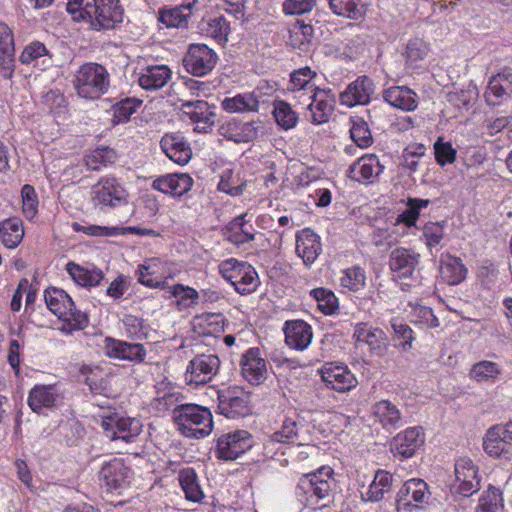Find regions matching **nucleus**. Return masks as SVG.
<instances>
[{
  "mask_svg": "<svg viewBox=\"0 0 512 512\" xmlns=\"http://www.w3.org/2000/svg\"><path fill=\"white\" fill-rule=\"evenodd\" d=\"M430 51L429 44L419 38L409 40L406 46L405 57L407 63L416 65L426 58Z\"/></svg>",
  "mask_w": 512,
  "mask_h": 512,
  "instance_id": "052dcab7",
  "label": "nucleus"
},
{
  "mask_svg": "<svg viewBox=\"0 0 512 512\" xmlns=\"http://www.w3.org/2000/svg\"><path fill=\"white\" fill-rule=\"evenodd\" d=\"M353 338L357 345L366 344L371 352L381 355L387 348L388 338L385 332L367 323H358L354 327Z\"/></svg>",
  "mask_w": 512,
  "mask_h": 512,
  "instance_id": "4be33fe9",
  "label": "nucleus"
},
{
  "mask_svg": "<svg viewBox=\"0 0 512 512\" xmlns=\"http://www.w3.org/2000/svg\"><path fill=\"white\" fill-rule=\"evenodd\" d=\"M431 492L428 484L419 478L406 481L397 493V512H413L422 508L430 500Z\"/></svg>",
  "mask_w": 512,
  "mask_h": 512,
  "instance_id": "0eeeda50",
  "label": "nucleus"
},
{
  "mask_svg": "<svg viewBox=\"0 0 512 512\" xmlns=\"http://www.w3.org/2000/svg\"><path fill=\"white\" fill-rule=\"evenodd\" d=\"M181 111L195 124L197 132L207 133L215 124L216 113L204 100L182 102Z\"/></svg>",
  "mask_w": 512,
  "mask_h": 512,
  "instance_id": "dca6fc26",
  "label": "nucleus"
},
{
  "mask_svg": "<svg viewBox=\"0 0 512 512\" xmlns=\"http://www.w3.org/2000/svg\"><path fill=\"white\" fill-rule=\"evenodd\" d=\"M261 87L252 92L237 94L222 100V108L229 113L258 112Z\"/></svg>",
  "mask_w": 512,
  "mask_h": 512,
  "instance_id": "f704fd0d",
  "label": "nucleus"
},
{
  "mask_svg": "<svg viewBox=\"0 0 512 512\" xmlns=\"http://www.w3.org/2000/svg\"><path fill=\"white\" fill-rule=\"evenodd\" d=\"M241 373L251 384H260L266 379V361L259 348H250L241 358Z\"/></svg>",
  "mask_w": 512,
  "mask_h": 512,
  "instance_id": "393cba45",
  "label": "nucleus"
},
{
  "mask_svg": "<svg viewBox=\"0 0 512 512\" xmlns=\"http://www.w3.org/2000/svg\"><path fill=\"white\" fill-rule=\"evenodd\" d=\"M485 100L490 105H500L512 97V69L503 68L493 75L484 93Z\"/></svg>",
  "mask_w": 512,
  "mask_h": 512,
  "instance_id": "f3484780",
  "label": "nucleus"
},
{
  "mask_svg": "<svg viewBox=\"0 0 512 512\" xmlns=\"http://www.w3.org/2000/svg\"><path fill=\"white\" fill-rule=\"evenodd\" d=\"M90 27L94 30L111 29L123 20L119 0H93Z\"/></svg>",
  "mask_w": 512,
  "mask_h": 512,
  "instance_id": "f8f14e48",
  "label": "nucleus"
},
{
  "mask_svg": "<svg viewBox=\"0 0 512 512\" xmlns=\"http://www.w3.org/2000/svg\"><path fill=\"white\" fill-rule=\"evenodd\" d=\"M101 428L107 439L131 443L141 433L142 424L137 418L112 414L102 418Z\"/></svg>",
  "mask_w": 512,
  "mask_h": 512,
  "instance_id": "6e6552de",
  "label": "nucleus"
},
{
  "mask_svg": "<svg viewBox=\"0 0 512 512\" xmlns=\"http://www.w3.org/2000/svg\"><path fill=\"white\" fill-rule=\"evenodd\" d=\"M66 269L75 283L83 287L96 286L103 279L102 271L87 270L74 262H69Z\"/></svg>",
  "mask_w": 512,
  "mask_h": 512,
  "instance_id": "a18cd8bd",
  "label": "nucleus"
},
{
  "mask_svg": "<svg viewBox=\"0 0 512 512\" xmlns=\"http://www.w3.org/2000/svg\"><path fill=\"white\" fill-rule=\"evenodd\" d=\"M308 100L310 101L308 109L311 113V121L315 124L327 122L335 103V97L331 91L318 88L308 96Z\"/></svg>",
  "mask_w": 512,
  "mask_h": 512,
  "instance_id": "b1692460",
  "label": "nucleus"
},
{
  "mask_svg": "<svg viewBox=\"0 0 512 512\" xmlns=\"http://www.w3.org/2000/svg\"><path fill=\"white\" fill-rule=\"evenodd\" d=\"M351 139L360 148H367L372 143V135L368 125L363 120L353 122L350 128Z\"/></svg>",
  "mask_w": 512,
  "mask_h": 512,
  "instance_id": "774afa93",
  "label": "nucleus"
},
{
  "mask_svg": "<svg viewBox=\"0 0 512 512\" xmlns=\"http://www.w3.org/2000/svg\"><path fill=\"white\" fill-rule=\"evenodd\" d=\"M117 159L115 150L107 146L98 147L87 153L83 162L85 167L91 171H98L103 167L113 164Z\"/></svg>",
  "mask_w": 512,
  "mask_h": 512,
  "instance_id": "a19ab883",
  "label": "nucleus"
},
{
  "mask_svg": "<svg viewBox=\"0 0 512 512\" xmlns=\"http://www.w3.org/2000/svg\"><path fill=\"white\" fill-rule=\"evenodd\" d=\"M372 412L376 420L387 430H395L402 424L400 410L389 400L376 402Z\"/></svg>",
  "mask_w": 512,
  "mask_h": 512,
  "instance_id": "e433bc0d",
  "label": "nucleus"
},
{
  "mask_svg": "<svg viewBox=\"0 0 512 512\" xmlns=\"http://www.w3.org/2000/svg\"><path fill=\"white\" fill-rule=\"evenodd\" d=\"M193 185L192 178L186 173L167 174L155 179L152 187L164 194L182 196L187 193Z\"/></svg>",
  "mask_w": 512,
  "mask_h": 512,
  "instance_id": "2f4dec72",
  "label": "nucleus"
},
{
  "mask_svg": "<svg viewBox=\"0 0 512 512\" xmlns=\"http://www.w3.org/2000/svg\"><path fill=\"white\" fill-rule=\"evenodd\" d=\"M392 475L384 470H378L374 476L372 483L369 485L362 498L369 502H379L384 498V495L390 492L392 487Z\"/></svg>",
  "mask_w": 512,
  "mask_h": 512,
  "instance_id": "ea45409f",
  "label": "nucleus"
},
{
  "mask_svg": "<svg viewBox=\"0 0 512 512\" xmlns=\"http://www.w3.org/2000/svg\"><path fill=\"white\" fill-rule=\"evenodd\" d=\"M246 181L240 177L238 172L233 170L223 171L218 189L231 196H239L243 193Z\"/></svg>",
  "mask_w": 512,
  "mask_h": 512,
  "instance_id": "603ef678",
  "label": "nucleus"
},
{
  "mask_svg": "<svg viewBox=\"0 0 512 512\" xmlns=\"http://www.w3.org/2000/svg\"><path fill=\"white\" fill-rule=\"evenodd\" d=\"M130 476V469L117 458L105 463L99 472V479L110 491L122 488L129 482Z\"/></svg>",
  "mask_w": 512,
  "mask_h": 512,
  "instance_id": "bb28decb",
  "label": "nucleus"
},
{
  "mask_svg": "<svg viewBox=\"0 0 512 512\" xmlns=\"http://www.w3.org/2000/svg\"><path fill=\"white\" fill-rule=\"evenodd\" d=\"M243 216L236 218L228 229L226 238L235 245H242L255 239L256 234L244 229Z\"/></svg>",
  "mask_w": 512,
  "mask_h": 512,
  "instance_id": "13d9d810",
  "label": "nucleus"
},
{
  "mask_svg": "<svg viewBox=\"0 0 512 512\" xmlns=\"http://www.w3.org/2000/svg\"><path fill=\"white\" fill-rule=\"evenodd\" d=\"M141 104L142 101L135 98H126L116 103L113 106V123L120 124L129 121L131 115L137 111Z\"/></svg>",
  "mask_w": 512,
  "mask_h": 512,
  "instance_id": "4d7b16f0",
  "label": "nucleus"
},
{
  "mask_svg": "<svg viewBox=\"0 0 512 512\" xmlns=\"http://www.w3.org/2000/svg\"><path fill=\"white\" fill-rule=\"evenodd\" d=\"M254 445L252 435L246 430H236L221 435L217 441V457L235 460Z\"/></svg>",
  "mask_w": 512,
  "mask_h": 512,
  "instance_id": "9d476101",
  "label": "nucleus"
},
{
  "mask_svg": "<svg viewBox=\"0 0 512 512\" xmlns=\"http://www.w3.org/2000/svg\"><path fill=\"white\" fill-rule=\"evenodd\" d=\"M104 354L113 359L126 360L134 363L144 362L147 351L143 344L106 337L103 346Z\"/></svg>",
  "mask_w": 512,
  "mask_h": 512,
  "instance_id": "4468645a",
  "label": "nucleus"
},
{
  "mask_svg": "<svg viewBox=\"0 0 512 512\" xmlns=\"http://www.w3.org/2000/svg\"><path fill=\"white\" fill-rule=\"evenodd\" d=\"M374 89L375 85L372 79L367 76H360L341 93L340 101L348 107L368 104Z\"/></svg>",
  "mask_w": 512,
  "mask_h": 512,
  "instance_id": "aec40b11",
  "label": "nucleus"
},
{
  "mask_svg": "<svg viewBox=\"0 0 512 512\" xmlns=\"http://www.w3.org/2000/svg\"><path fill=\"white\" fill-rule=\"evenodd\" d=\"M14 36L8 25L0 26V68L5 79H11L14 74Z\"/></svg>",
  "mask_w": 512,
  "mask_h": 512,
  "instance_id": "473e14b6",
  "label": "nucleus"
},
{
  "mask_svg": "<svg viewBox=\"0 0 512 512\" xmlns=\"http://www.w3.org/2000/svg\"><path fill=\"white\" fill-rule=\"evenodd\" d=\"M384 100L403 111H414L418 106V96L406 86H392L383 93Z\"/></svg>",
  "mask_w": 512,
  "mask_h": 512,
  "instance_id": "c9c22d12",
  "label": "nucleus"
},
{
  "mask_svg": "<svg viewBox=\"0 0 512 512\" xmlns=\"http://www.w3.org/2000/svg\"><path fill=\"white\" fill-rule=\"evenodd\" d=\"M93 2V0H68L67 12L73 20L89 24L92 19Z\"/></svg>",
  "mask_w": 512,
  "mask_h": 512,
  "instance_id": "bf43d9fd",
  "label": "nucleus"
},
{
  "mask_svg": "<svg viewBox=\"0 0 512 512\" xmlns=\"http://www.w3.org/2000/svg\"><path fill=\"white\" fill-rule=\"evenodd\" d=\"M262 128L261 121H227L223 123L218 132L221 136L236 143L254 141L258 137L259 129Z\"/></svg>",
  "mask_w": 512,
  "mask_h": 512,
  "instance_id": "6ab92c4d",
  "label": "nucleus"
},
{
  "mask_svg": "<svg viewBox=\"0 0 512 512\" xmlns=\"http://www.w3.org/2000/svg\"><path fill=\"white\" fill-rule=\"evenodd\" d=\"M225 318L221 313H202L192 319V328L202 336L218 335L224 331Z\"/></svg>",
  "mask_w": 512,
  "mask_h": 512,
  "instance_id": "4c0bfd02",
  "label": "nucleus"
},
{
  "mask_svg": "<svg viewBox=\"0 0 512 512\" xmlns=\"http://www.w3.org/2000/svg\"><path fill=\"white\" fill-rule=\"evenodd\" d=\"M19 60L22 64L39 67L41 70L46 69L51 63V56L44 44L33 42L25 47L21 53Z\"/></svg>",
  "mask_w": 512,
  "mask_h": 512,
  "instance_id": "58836bf2",
  "label": "nucleus"
},
{
  "mask_svg": "<svg viewBox=\"0 0 512 512\" xmlns=\"http://www.w3.org/2000/svg\"><path fill=\"white\" fill-rule=\"evenodd\" d=\"M467 268L460 258L447 257L441 263V276L449 285H457L465 279Z\"/></svg>",
  "mask_w": 512,
  "mask_h": 512,
  "instance_id": "c03bdc74",
  "label": "nucleus"
},
{
  "mask_svg": "<svg viewBox=\"0 0 512 512\" xmlns=\"http://www.w3.org/2000/svg\"><path fill=\"white\" fill-rule=\"evenodd\" d=\"M286 344L296 350H304L311 343L313 333L311 326L303 320L287 321L284 326Z\"/></svg>",
  "mask_w": 512,
  "mask_h": 512,
  "instance_id": "7c9ffc66",
  "label": "nucleus"
},
{
  "mask_svg": "<svg viewBox=\"0 0 512 512\" xmlns=\"http://www.w3.org/2000/svg\"><path fill=\"white\" fill-rule=\"evenodd\" d=\"M123 325L128 337L141 340L148 337L149 327L141 318L133 315H126L123 319Z\"/></svg>",
  "mask_w": 512,
  "mask_h": 512,
  "instance_id": "680f3d73",
  "label": "nucleus"
},
{
  "mask_svg": "<svg viewBox=\"0 0 512 512\" xmlns=\"http://www.w3.org/2000/svg\"><path fill=\"white\" fill-rule=\"evenodd\" d=\"M501 373L499 365L492 361H480L475 363L470 371V376L477 382H486L496 379Z\"/></svg>",
  "mask_w": 512,
  "mask_h": 512,
  "instance_id": "6e6d98bb",
  "label": "nucleus"
},
{
  "mask_svg": "<svg viewBox=\"0 0 512 512\" xmlns=\"http://www.w3.org/2000/svg\"><path fill=\"white\" fill-rule=\"evenodd\" d=\"M44 298L49 310L64 321L61 328L63 332L71 333L84 329L88 325L87 315L76 309L74 301L64 290L48 288Z\"/></svg>",
  "mask_w": 512,
  "mask_h": 512,
  "instance_id": "7ed1b4c3",
  "label": "nucleus"
},
{
  "mask_svg": "<svg viewBox=\"0 0 512 512\" xmlns=\"http://www.w3.org/2000/svg\"><path fill=\"white\" fill-rule=\"evenodd\" d=\"M63 396L57 385H36L28 396V405L36 413H41L44 408H52L60 404Z\"/></svg>",
  "mask_w": 512,
  "mask_h": 512,
  "instance_id": "a878e982",
  "label": "nucleus"
},
{
  "mask_svg": "<svg viewBox=\"0 0 512 512\" xmlns=\"http://www.w3.org/2000/svg\"><path fill=\"white\" fill-rule=\"evenodd\" d=\"M217 54L205 44H191L183 58L186 71L202 77L210 73L217 63Z\"/></svg>",
  "mask_w": 512,
  "mask_h": 512,
  "instance_id": "1a4fd4ad",
  "label": "nucleus"
},
{
  "mask_svg": "<svg viewBox=\"0 0 512 512\" xmlns=\"http://www.w3.org/2000/svg\"><path fill=\"white\" fill-rule=\"evenodd\" d=\"M436 162L440 166L452 164L456 160L457 151L450 142H444L441 137L434 143Z\"/></svg>",
  "mask_w": 512,
  "mask_h": 512,
  "instance_id": "338daca9",
  "label": "nucleus"
},
{
  "mask_svg": "<svg viewBox=\"0 0 512 512\" xmlns=\"http://www.w3.org/2000/svg\"><path fill=\"white\" fill-rule=\"evenodd\" d=\"M24 236L22 222L18 218H9L0 223V239L10 249L17 247Z\"/></svg>",
  "mask_w": 512,
  "mask_h": 512,
  "instance_id": "37998d69",
  "label": "nucleus"
},
{
  "mask_svg": "<svg viewBox=\"0 0 512 512\" xmlns=\"http://www.w3.org/2000/svg\"><path fill=\"white\" fill-rule=\"evenodd\" d=\"M311 295L317 300L319 309L326 315L333 314L338 308L337 298L329 290L317 288L311 291Z\"/></svg>",
  "mask_w": 512,
  "mask_h": 512,
  "instance_id": "0e129e2a",
  "label": "nucleus"
},
{
  "mask_svg": "<svg viewBox=\"0 0 512 512\" xmlns=\"http://www.w3.org/2000/svg\"><path fill=\"white\" fill-rule=\"evenodd\" d=\"M480 488L478 469L468 457L459 458L455 463V483L453 490L456 494L469 497Z\"/></svg>",
  "mask_w": 512,
  "mask_h": 512,
  "instance_id": "ddd939ff",
  "label": "nucleus"
},
{
  "mask_svg": "<svg viewBox=\"0 0 512 512\" xmlns=\"http://www.w3.org/2000/svg\"><path fill=\"white\" fill-rule=\"evenodd\" d=\"M322 251L320 237L311 229H303L296 236V253L306 266H311Z\"/></svg>",
  "mask_w": 512,
  "mask_h": 512,
  "instance_id": "c756f323",
  "label": "nucleus"
},
{
  "mask_svg": "<svg viewBox=\"0 0 512 512\" xmlns=\"http://www.w3.org/2000/svg\"><path fill=\"white\" fill-rule=\"evenodd\" d=\"M90 201L95 208L106 211L127 202V192L115 177H101L91 187Z\"/></svg>",
  "mask_w": 512,
  "mask_h": 512,
  "instance_id": "423d86ee",
  "label": "nucleus"
},
{
  "mask_svg": "<svg viewBox=\"0 0 512 512\" xmlns=\"http://www.w3.org/2000/svg\"><path fill=\"white\" fill-rule=\"evenodd\" d=\"M218 399L221 414L228 418L243 417L251 412L248 393L238 387L227 389Z\"/></svg>",
  "mask_w": 512,
  "mask_h": 512,
  "instance_id": "2eb2a0df",
  "label": "nucleus"
},
{
  "mask_svg": "<svg viewBox=\"0 0 512 512\" xmlns=\"http://www.w3.org/2000/svg\"><path fill=\"white\" fill-rule=\"evenodd\" d=\"M383 168L376 155H365L349 167L348 176L360 183H372Z\"/></svg>",
  "mask_w": 512,
  "mask_h": 512,
  "instance_id": "c85d7f7f",
  "label": "nucleus"
},
{
  "mask_svg": "<svg viewBox=\"0 0 512 512\" xmlns=\"http://www.w3.org/2000/svg\"><path fill=\"white\" fill-rule=\"evenodd\" d=\"M158 21L167 28H187L189 12H183L178 6L170 9H161Z\"/></svg>",
  "mask_w": 512,
  "mask_h": 512,
  "instance_id": "5fc2aeb1",
  "label": "nucleus"
},
{
  "mask_svg": "<svg viewBox=\"0 0 512 512\" xmlns=\"http://www.w3.org/2000/svg\"><path fill=\"white\" fill-rule=\"evenodd\" d=\"M503 499L501 491L490 486L479 499L475 512H502Z\"/></svg>",
  "mask_w": 512,
  "mask_h": 512,
  "instance_id": "864d4df0",
  "label": "nucleus"
},
{
  "mask_svg": "<svg viewBox=\"0 0 512 512\" xmlns=\"http://www.w3.org/2000/svg\"><path fill=\"white\" fill-rule=\"evenodd\" d=\"M220 360L214 354L196 355L187 365L185 380L189 385H204L217 374Z\"/></svg>",
  "mask_w": 512,
  "mask_h": 512,
  "instance_id": "9b49d317",
  "label": "nucleus"
},
{
  "mask_svg": "<svg viewBox=\"0 0 512 512\" xmlns=\"http://www.w3.org/2000/svg\"><path fill=\"white\" fill-rule=\"evenodd\" d=\"M172 77L167 65H150L141 69L138 82L145 90H158L164 87Z\"/></svg>",
  "mask_w": 512,
  "mask_h": 512,
  "instance_id": "72a5a7b5",
  "label": "nucleus"
},
{
  "mask_svg": "<svg viewBox=\"0 0 512 512\" xmlns=\"http://www.w3.org/2000/svg\"><path fill=\"white\" fill-rule=\"evenodd\" d=\"M163 152L175 163L185 165L192 156L188 141L180 133L165 134L160 141Z\"/></svg>",
  "mask_w": 512,
  "mask_h": 512,
  "instance_id": "cd10ccee",
  "label": "nucleus"
},
{
  "mask_svg": "<svg viewBox=\"0 0 512 512\" xmlns=\"http://www.w3.org/2000/svg\"><path fill=\"white\" fill-rule=\"evenodd\" d=\"M201 30L219 43L226 42L230 32V24L224 16L208 18L201 22Z\"/></svg>",
  "mask_w": 512,
  "mask_h": 512,
  "instance_id": "49530a36",
  "label": "nucleus"
},
{
  "mask_svg": "<svg viewBox=\"0 0 512 512\" xmlns=\"http://www.w3.org/2000/svg\"><path fill=\"white\" fill-rule=\"evenodd\" d=\"M316 77V72L312 71L308 66L295 70L290 75L289 90L293 92L307 91L312 94L318 88L312 83Z\"/></svg>",
  "mask_w": 512,
  "mask_h": 512,
  "instance_id": "de8ad7c7",
  "label": "nucleus"
},
{
  "mask_svg": "<svg viewBox=\"0 0 512 512\" xmlns=\"http://www.w3.org/2000/svg\"><path fill=\"white\" fill-rule=\"evenodd\" d=\"M271 440L279 443H295L298 440L297 423L291 418H286L281 429L271 435Z\"/></svg>",
  "mask_w": 512,
  "mask_h": 512,
  "instance_id": "69168bd1",
  "label": "nucleus"
},
{
  "mask_svg": "<svg viewBox=\"0 0 512 512\" xmlns=\"http://www.w3.org/2000/svg\"><path fill=\"white\" fill-rule=\"evenodd\" d=\"M273 115L277 124L285 130L294 128L298 121L297 113L283 100L274 102Z\"/></svg>",
  "mask_w": 512,
  "mask_h": 512,
  "instance_id": "3c124183",
  "label": "nucleus"
},
{
  "mask_svg": "<svg viewBox=\"0 0 512 512\" xmlns=\"http://www.w3.org/2000/svg\"><path fill=\"white\" fill-rule=\"evenodd\" d=\"M323 382L338 392H346L356 387L357 379L345 365L328 363L321 370Z\"/></svg>",
  "mask_w": 512,
  "mask_h": 512,
  "instance_id": "a211bd4d",
  "label": "nucleus"
},
{
  "mask_svg": "<svg viewBox=\"0 0 512 512\" xmlns=\"http://www.w3.org/2000/svg\"><path fill=\"white\" fill-rule=\"evenodd\" d=\"M331 467H321L304 474L297 482L294 494L303 507H327L334 499L336 480Z\"/></svg>",
  "mask_w": 512,
  "mask_h": 512,
  "instance_id": "f257e3e1",
  "label": "nucleus"
},
{
  "mask_svg": "<svg viewBox=\"0 0 512 512\" xmlns=\"http://www.w3.org/2000/svg\"><path fill=\"white\" fill-rule=\"evenodd\" d=\"M424 441V433L420 427L407 428L394 437L391 450L395 456L410 458Z\"/></svg>",
  "mask_w": 512,
  "mask_h": 512,
  "instance_id": "5701e85b",
  "label": "nucleus"
},
{
  "mask_svg": "<svg viewBox=\"0 0 512 512\" xmlns=\"http://www.w3.org/2000/svg\"><path fill=\"white\" fill-rule=\"evenodd\" d=\"M180 485L185 493L186 499L193 502H199L204 497V493L198 483L197 475L191 468L184 469L179 473Z\"/></svg>",
  "mask_w": 512,
  "mask_h": 512,
  "instance_id": "09e8293b",
  "label": "nucleus"
},
{
  "mask_svg": "<svg viewBox=\"0 0 512 512\" xmlns=\"http://www.w3.org/2000/svg\"><path fill=\"white\" fill-rule=\"evenodd\" d=\"M173 419L179 431L189 438H203L209 435L213 428L211 411L197 404L177 405L173 409Z\"/></svg>",
  "mask_w": 512,
  "mask_h": 512,
  "instance_id": "f03ea898",
  "label": "nucleus"
},
{
  "mask_svg": "<svg viewBox=\"0 0 512 512\" xmlns=\"http://www.w3.org/2000/svg\"><path fill=\"white\" fill-rule=\"evenodd\" d=\"M419 258L420 255L411 249L395 248L390 254L389 266L396 278H411L419 264Z\"/></svg>",
  "mask_w": 512,
  "mask_h": 512,
  "instance_id": "412c9836",
  "label": "nucleus"
},
{
  "mask_svg": "<svg viewBox=\"0 0 512 512\" xmlns=\"http://www.w3.org/2000/svg\"><path fill=\"white\" fill-rule=\"evenodd\" d=\"M365 272L359 266L348 268L341 278V285L352 291H359L365 285Z\"/></svg>",
  "mask_w": 512,
  "mask_h": 512,
  "instance_id": "e2e57ef3",
  "label": "nucleus"
},
{
  "mask_svg": "<svg viewBox=\"0 0 512 512\" xmlns=\"http://www.w3.org/2000/svg\"><path fill=\"white\" fill-rule=\"evenodd\" d=\"M331 11L342 17L357 20L362 17L361 0H327Z\"/></svg>",
  "mask_w": 512,
  "mask_h": 512,
  "instance_id": "8fccbe9b",
  "label": "nucleus"
},
{
  "mask_svg": "<svg viewBox=\"0 0 512 512\" xmlns=\"http://www.w3.org/2000/svg\"><path fill=\"white\" fill-rule=\"evenodd\" d=\"M222 277L241 295L254 292L259 285V277L252 265L237 259H227L219 265Z\"/></svg>",
  "mask_w": 512,
  "mask_h": 512,
  "instance_id": "39448f33",
  "label": "nucleus"
},
{
  "mask_svg": "<svg viewBox=\"0 0 512 512\" xmlns=\"http://www.w3.org/2000/svg\"><path fill=\"white\" fill-rule=\"evenodd\" d=\"M505 434L504 425H495L488 429L483 439V447L486 453L492 457H500L505 451V445L508 444V441L504 438Z\"/></svg>",
  "mask_w": 512,
  "mask_h": 512,
  "instance_id": "79ce46f5",
  "label": "nucleus"
},
{
  "mask_svg": "<svg viewBox=\"0 0 512 512\" xmlns=\"http://www.w3.org/2000/svg\"><path fill=\"white\" fill-rule=\"evenodd\" d=\"M73 83L80 97L97 99L108 91L110 75L104 66L89 62L77 70Z\"/></svg>",
  "mask_w": 512,
  "mask_h": 512,
  "instance_id": "20e7f679",
  "label": "nucleus"
}]
</instances>
